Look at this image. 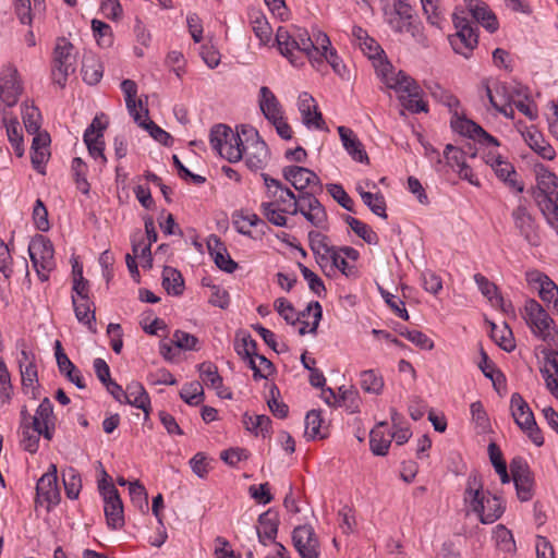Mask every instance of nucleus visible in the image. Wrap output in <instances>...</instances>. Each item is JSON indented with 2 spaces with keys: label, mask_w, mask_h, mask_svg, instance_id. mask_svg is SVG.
<instances>
[{
  "label": "nucleus",
  "mask_w": 558,
  "mask_h": 558,
  "mask_svg": "<svg viewBox=\"0 0 558 558\" xmlns=\"http://www.w3.org/2000/svg\"><path fill=\"white\" fill-rule=\"evenodd\" d=\"M299 111L301 112L303 123L307 128H316L322 130L324 128V120L322 113L318 111L315 99L308 93H302L298 99Z\"/></svg>",
  "instance_id": "obj_25"
},
{
  "label": "nucleus",
  "mask_w": 558,
  "mask_h": 558,
  "mask_svg": "<svg viewBox=\"0 0 558 558\" xmlns=\"http://www.w3.org/2000/svg\"><path fill=\"white\" fill-rule=\"evenodd\" d=\"M74 312L77 320L85 324L88 329L95 333L96 330V317L95 312L92 310V302L89 299H76L72 296Z\"/></svg>",
  "instance_id": "obj_39"
},
{
  "label": "nucleus",
  "mask_w": 558,
  "mask_h": 558,
  "mask_svg": "<svg viewBox=\"0 0 558 558\" xmlns=\"http://www.w3.org/2000/svg\"><path fill=\"white\" fill-rule=\"evenodd\" d=\"M292 541L301 558H318L319 542L311 525L296 526L293 530Z\"/></svg>",
  "instance_id": "obj_17"
},
{
  "label": "nucleus",
  "mask_w": 558,
  "mask_h": 558,
  "mask_svg": "<svg viewBox=\"0 0 558 558\" xmlns=\"http://www.w3.org/2000/svg\"><path fill=\"white\" fill-rule=\"evenodd\" d=\"M465 2L473 17L486 29L494 33L498 28L496 16L488 10V7L484 2L478 0H465Z\"/></svg>",
  "instance_id": "obj_34"
},
{
  "label": "nucleus",
  "mask_w": 558,
  "mask_h": 558,
  "mask_svg": "<svg viewBox=\"0 0 558 558\" xmlns=\"http://www.w3.org/2000/svg\"><path fill=\"white\" fill-rule=\"evenodd\" d=\"M22 118L25 129L29 134H35L40 130L41 116L35 106L24 104L22 106Z\"/></svg>",
  "instance_id": "obj_51"
},
{
  "label": "nucleus",
  "mask_w": 558,
  "mask_h": 558,
  "mask_svg": "<svg viewBox=\"0 0 558 558\" xmlns=\"http://www.w3.org/2000/svg\"><path fill=\"white\" fill-rule=\"evenodd\" d=\"M453 23L457 28V33L449 38L450 45L457 53L469 58L470 51H472L477 45V35L475 34L471 23L465 17L454 14Z\"/></svg>",
  "instance_id": "obj_15"
},
{
  "label": "nucleus",
  "mask_w": 558,
  "mask_h": 558,
  "mask_svg": "<svg viewBox=\"0 0 558 558\" xmlns=\"http://www.w3.org/2000/svg\"><path fill=\"white\" fill-rule=\"evenodd\" d=\"M123 403L141 409L148 416L150 411V398L144 386L138 381H132L126 386Z\"/></svg>",
  "instance_id": "obj_29"
},
{
  "label": "nucleus",
  "mask_w": 558,
  "mask_h": 558,
  "mask_svg": "<svg viewBox=\"0 0 558 558\" xmlns=\"http://www.w3.org/2000/svg\"><path fill=\"white\" fill-rule=\"evenodd\" d=\"M496 544L501 554H511L515 549V543L511 532L504 525H498L495 531Z\"/></svg>",
  "instance_id": "obj_59"
},
{
  "label": "nucleus",
  "mask_w": 558,
  "mask_h": 558,
  "mask_svg": "<svg viewBox=\"0 0 558 558\" xmlns=\"http://www.w3.org/2000/svg\"><path fill=\"white\" fill-rule=\"evenodd\" d=\"M269 202L260 204V211L266 219L277 226H287L286 215L301 214L317 228H325L327 213L325 207L312 193H301L296 196L289 187L274 190Z\"/></svg>",
  "instance_id": "obj_1"
},
{
  "label": "nucleus",
  "mask_w": 558,
  "mask_h": 558,
  "mask_svg": "<svg viewBox=\"0 0 558 558\" xmlns=\"http://www.w3.org/2000/svg\"><path fill=\"white\" fill-rule=\"evenodd\" d=\"M37 501L47 504V508L60 501L57 466L50 464L49 470L38 480L36 485Z\"/></svg>",
  "instance_id": "obj_19"
},
{
  "label": "nucleus",
  "mask_w": 558,
  "mask_h": 558,
  "mask_svg": "<svg viewBox=\"0 0 558 558\" xmlns=\"http://www.w3.org/2000/svg\"><path fill=\"white\" fill-rule=\"evenodd\" d=\"M204 389L199 381H192L183 386L180 397L190 405H197L203 401Z\"/></svg>",
  "instance_id": "obj_57"
},
{
  "label": "nucleus",
  "mask_w": 558,
  "mask_h": 558,
  "mask_svg": "<svg viewBox=\"0 0 558 558\" xmlns=\"http://www.w3.org/2000/svg\"><path fill=\"white\" fill-rule=\"evenodd\" d=\"M344 220L352 229V231L357 236L363 239L367 244L376 245L378 243V235L376 234L375 231H373V229L368 225L364 223L363 221L352 216H347Z\"/></svg>",
  "instance_id": "obj_46"
},
{
  "label": "nucleus",
  "mask_w": 558,
  "mask_h": 558,
  "mask_svg": "<svg viewBox=\"0 0 558 558\" xmlns=\"http://www.w3.org/2000/svg\"><path fill=\"white\" fill-rule=\"evenodd\" d=\"M510 471L520 500L527 501L533 497V476L522 458H514L510 462Z\"/></svg>",
  "instance_id": "obj_16"
},
{
  "label": "nucleus",
  "mask_w": 558,
  "mask_h": 558,
  "mask_svg": "<svg viewBox=\"0 0 558 558\" xmlns=\"http://www.w3.org/2000/svg\"><path fill=\"white\" fill-rule=\"evenodd\" d=\"M282 173L283 178L298 191H303L306 187H311L312 191L322 190L319 178L307 168L289 166L283 168Z\"/></svg>",
  "instance_id": "obj_22"
},
{
  "label": "nucleus",
  "mask_w": 558,
  "mask_h": 558,
  "mask_svg": "<svg viewBox=\"0 0 558 558\" xmlns=\"http://www.w3.org/2000/svg\"><path fill=\"white\" fill-rule=\"evenodd\" d=\"M258 105L260 111L268 121H276V118L283 114L280 101L267 86H262L259 88Z\"/></svg>",
  "instance_id": "obj_31"
},
{
  "label": "nucleus",
  "mask_w": 558,
  "mask_h": 558,
  "mask_svg": "<svg viewBox=\"0 0 558 558\" xmlns=\"http://www.w3.org/2000/svg\"><path fill=\"white\" fill-rule=\"evenodd\" d=\"M104 478L99 481L98 488L104 498V510L107 523L112 529H119L124 524L123 505L119 496L118 489L106 477L108 474L102 471Z\"/></svg>",
  "instance_id": "obj_12"
},
{
  "label": "nucleus",
  "mask_w": 558,
  "mask_h": 558,
  "mask_svg": "<svg viewBox=\"0 0 558 558\" xmlns=\"http://www.w3.org/2000/svg\"><path fill=\"white\" fill-rule=\"evenodd\" d=\"M486 163L490 165L496 175L510 187L514 189L519 193L523 192L524 186L515 179L517 172L510 162L504 160L499 155L489 153L486 156Z\"/></svg>",
  "instance_id": "obj_24"
},
{
  "label": "nucleus",
  "mask_w": 558,
  "mask_h": 558,
  "mask_svg": "<svg viewBox=\"0 0 558 558\" xmlns=\"http://www.w3.org/2000/svg\"><path fill=\"white\" fill-rule=\"evenodd\" d=\"M526 144L542 158L553 160L556 151L553 146L544 138L543 134L536 129H527L523 134Z\"/></svg>",
  "instance_id": "obj_32"
},
{
  "label": "nucleus",
  "mask_w": 558,
  "mask_h": 558,
  "mask_svg": "<svg viewBox=\"0 0 558 558\" xmlns=\"http://www.w3.org/2000/svg\"><path fill=\"white\" fill-rule=\"evenodd\" d=\"M361 388L367 393L379 395L384 389V379L381 375L374 369L363 371L360 375Z\"/></svg>",
  "instance_id": "obj_45"
},
{
  "label": "nucleus",
  "mask_w": 558,
  "mask_h": 558,
  "mask_svg": "<svg viewBox=\"0 0 558 558\" xmlns=\"http://www.w3.org/2000/svg\"><path fill=\"white\" fill-rule=\"evenodd\" d=\"M162 286L169 294H182L184 281L181 272L172 267H165L162 271Z\"/></svg>",
  "instance_id": "obj_42"
},
{
  "label": "nucleus",
  "mask_w": 558,
  "mask_h": 558,
  "mask_svg": "<svg viewBox=\"0 0 558 558\" xmlns=\"http://www.w3.org/2000/svg\"><path fill=\"white\" fill-rule=\"evenodd\" d=\"M386 426V422H380L369 433L371 450L376 456H386L391 445V434L384 430Z\"/></svg>",
  "instance_id": "obj_36"
},
{
  "label": "nucleus",
  "mask_w": 558,
  "mask_h": 558,
  "mask_svg": "<svg viewBox=\"0 0 558 558\" xmlns=\"http://www.w3.org/2000/svg\"><path fill=\"white\" fill-rule=\"evenodd\" d=\"M84 143L93 158H100L104 163L107 161L106 156L104 155V133H92V130H85Z\"/></svg>",
  "instance_id": "obj_43"
},
{
  "label": "nucleus",
  "mask_w": 558,
  "mask_h": 558,
  "mask_svg": "<svg viewBox=\"0 0 558 558\" xmlns=\"http://www.w3.org/2000/svg\"><path fill=\"white\" fill-rule=\"evenodd\" d=\"M389 24L393 31L410 33L418 41L423 38L421 23L415 19L414 9L407 0L393 1V14L389 19Z\"/></svg>",
  "instance_id": "obj_13"
},
{
  "label": "nucleus",
  "mask_w": 558,
  "mask_h": 558,
  "mask_svg": "<svg viewBox=\"0 0 558 558\" xmlns=\"http://www.w3.org/2000/svg\"><path fill=\"white\" fill-rule=\"evenodd\" d=\"M361 399L356 390L349 389L341 392L339 405L344 407L349 413H356L360 411Z\"/></svg>",
  "instance_id": "obj_64"
},
{
  "label": "nucleus",
  "mask_w": 558,
  "mask_h": 558,
  "mask_svg": "<svg viewBox=\"0 0 558 558\" xmlns=\"http://www.w3.org/2000/svg\"><path fill=\"white\" fill-rule=\"evenodd\" d=\"M82 73L84 82L95 85L102 77V68L95 59L88 58L83 62Z\"/></svg>",
  "instance_id": "obj_58"
},
{
  "label": "nucleus",
  "mask_w": 558,
  "mask_h": 558,
  "mask_svg": "<svg viewBox=\"0 0 558 558\" xmlns=\"http://www.w3.org/2000/svg\"><path fill=\"white\" fill-rule=\"evenodd\" d=\"M510 408L511 414L518 426L527 433L529 437L536 446H542L544 438L536 426L533 412L520 393H512Z\"/></svg>",
  "instance_id": "obj_14"
},
{
  "label": "nucleus",
  "mask_w": 558,
  "mask_h": 558,
  "mask_svg": "<svg viewBox=\"0 0 558 558\" xmlns=\"http://www.w3.org/2000/svg\"><path fill=\"white\" fill-rule=\"evenodd\" d=\"M314 47L311 53H306V58L310 60L313 66L319 70V66L323 65V56L324 53H328L330 49H332L331 43L327 34L323 32H317L312 38Z\"/></svg>",
  "instance_id": "obj_40"
},
{
  "label": "nucleus",
  "mask_w": 558,
  "mask_h": 558,
  "mask_svg": "<svg viewBox=\"0 0 558 558\" xmlns=\"http://www.w3.org/2000/svg\"><path fill=\"white\" fill-rule=\"evenodd\" d=\"M2 126L7 130L8 140L11 143L15 155L17 157H22L24 155V147L19 122L16 120H10Z\"/></svg>",
  "instance_id": "obj_55"
},
{
  "label": "nucleus",
  "mask_w": 558,
  "mask_h": 558,
  "mask_svg": "<svg viewBox=\"0 0 558 558\" xmlns=\"http://www.w3.org/2000/svg\"><path fill=\"white\" fill-rule=\"evenodd\" d=\"M421 3L428 23L441 27L442 15L438 7V0H421Z\"/></svg>",
  "instance_id": "obj_63"
},
{
  "label": "nucleus",
  "mask_w": 558,
  "mask_h": 558,
  "mask_svg": "<svg viewBox=\"0 0 558 558\" xmlns=\"http://www.w3.org/2000/svg\"><path fill=\"white\" fill-rule=\"evenodd\" d=\"M198 371L201 379L207 387L219 388L221 386L222 377L214 363L204 362L198 365Z\"/></svg>",
  "instance_id": "obj_52"
},
{
  "label": "nucleus",
  "mask_w": 558,
  "mask_h": 558,
  "mask_svg": "<svg viewBox=\"0 0 558 558\" xmlns=\"http://www.w3.org/2000/svg\"><path fill=\"white\" fill-rule=\"evenodd\" d=\"M134 34L137 43V46L134 47V53L136 57L142 58L144 57V48H148L150 45L151 34L140 19L135 21Z\"/></svg>",
  "instance_id": "obj_54"
},
{
  "label": "nucleus",
  "mask_w": 558,
  "mask_h": 558,
  "mask_svg": "<svg viewBox=\"0 0 558 558\" xmlns=\"http://www.w3.org/2000/svg\"><path fill=\"white\" fill-rule=\"evenodd\" d=\"M327 191L332 196V198L344 209L349 211H354V202L349 196V194L344 191L342 185L331 183L327 184Z\"/></svg>",
  "instance_id": "obj_60"
},
{
  "label": "nucleus",
  "mask_w": 558,
  "mask_h": 558,
  "mask_svg": "<svg viewBox=\"0 0 558 558\" xmlns=\"http://www.w3.org/2000/svg\"><path fill=\"white\" fill-rule=\"evenodd\" d=\"M274 306L278 314L291 325H294L300 320V314L296 313L293 305L284 298H279L275 301Z\"/></svg>",
  "instance_id": "obj_61"
},
{
  "label": "nucleus",
  "mask_w": 558,
  "mask_h": 558,
  "mask_svg": "<svg viewBox=\"0 0 558 558\" xmlns=\"http://www.w3.org/2000/svg\"><path fill=\"white\" fill-rule=\"evenodd\" d=\"M474 281L477 284L482 294L488 300V302L494 307H498L504 312H507L508 307H511V303H506V301L504 300L502 295L499 292L498 287L488 278H486L482 274H475Z\"/></svg>",
  "instance_id": "obj_27"
},
{
  "label": "nucleus",
  "mask_w": 558,
  "mask_h": 558,
  "mask_svg": "<svg viewBox=\"0 0 558 558\" xmlns=\"http://www.w3.org/2000/svg\"><path fill=\"white\" fill-rule=\"evenodd\" d=\"M523 316L536 337L548 347L558 348V332L554 320L536 300L530 299L525 302Z\"/></svg>",
  "instance_id": "obj_6"
},
{
  "label": "nucleus",
  "mask_w": 558,
  "mask_h": 558,
  "mask_svg": "<svg viewBox=\"0 0 558 558\" xmlns=\"http://www.w3.org/2000/svg\"><path fill=\"white\" fill-rule=\"evenodd\" d=\"M0 97L8 107H13L22 94L17 70L11 65L3 68L0 77Z\"/></svg>",
  "instance_id": "obj_20"
},
{
  "label": "nucleus",
  "mask_w": 558,
  "mask_h": 558,
  "mask_svg": "<svg viewBox=\"0 0 558 558\" xmlns=\"http://www.w3.org/2000/svg\"><path fill=\"white\" fill-rule=\"evenodd\" d=\"M463 506L468 515L474 514L483 524L496 522L505 512L502 499L484 489L483 481L476 472L470 473L466 478Z\"/></svg>",
  "instance_id": "obj_2"
},
{
  "label": "nucleus",
  "mask_w": 558,
  "mask_h": 558,
  "mask_svg": "<svg viewBox=\"0 0 558 558\" xmlns=\"http://www.w3.org/2000/svg\"><path fill=\"white\" fill-rule=\"evenodd\" d=\"M19 366L22 377V385L24 388H33L34 384L38 380L37 367L34 363L33 355L26 350H22L19 357Z\"/></svg>",
  "instance_id": "obj_38"
},
{
  "label": "nucleus",
  "mask_w": 558,
  "mask_h": 558,
  "mask_svg": "<svg viewBox=\"0 0 558 558\" xmlns=\"http://www.w3.org/2000/svg\"><path fill=\"white\" fill-rule=\"evenodd\" d=\"M254 379L267 378L274 372L272 363L264 355L256 354L247 362Z\"/></svg>",
  "instance_id": "obj_53"
},
{
  "label": "nucleus",
  "mask_w": 558,
  "mask_h": 558,
  "mask_svg": "<svg viewBox=\"0 0 558 558\" xmlns=\"http://www.w3.org/2000/svg\"><path fill=\"white\" fill-rule=\"evenodd\" d=\"M323 418L319 411L312 410L305 416V437L308 439L325 438L326 433L322 430Z\"/></svg>",
  "instance_id": "obj_48"
},
{
  "label": "nucleus",
  "mask_w": 558,
  "mask_h": 558,
  "mask_svg": "<svg viewBox=\"0 0 558 558\" xmlns=\"http://www.w3.org/2000/svg\"><path fill=\"white\" fill-rule=\"evenodd\" d=\"M537 185L536 203L539 211L558 235V178L546 170L539 174Z\"/></svg>",
  "instance_id": "obj_5"
},
{
  "label": "nucleus",
  "mask_w": 558,
  "mask_h": 558,
  "mask_svg": "<svg viewBox=\"0 0 558 558\" xmlns=\"http://www.w3.org/2000/svg\"><path fill=\"white\" fill-rule=\"evenodd\" d=\"M240 131L234 132L225 124H218L211 129V147L229 162H238L243 158L244 140Z\"/></svg>",
  "instance_id": "obj_7"
},
{
  "label": "nucleus",
  "mask_w": 558,
  "mask_h": 558,
  "mask_svg": "<svg viewBox=\"0 0 558 558\" xmlns=\"http://www.w3.org/2000/svg\"><path fill=\"white\" fill-rule=\"evenodd\" d=\"M241 132L244 136L243 157H245L246 166L253 171L264 169L269 158L266 143L252 126L242 125Z\"/></svg>",
  "instance_id": "obj_8"
},
{
  "label": "nucleus",
  "mask_w": 558,
  "mask_h": 558,
  "mask_svg": "<svg viewBox=\"0 0 558 558\" xmlns=\"http://www.w3.org/2000/svg\"><path fill=\"white\" fill-rule=\"evenodd\" d=\"M362 201L373 214L387 219L386 201L380 193H362Z\"/></svg>",
  "instance_id": "obj_56"
},
{
  "label": "nucleus",
  "mask_w": 558,
  "mask_h": 558,
  "mask_svg": "<svg viewBox=\"0 0 558 558\" xmlns=\"http://www.w3.org/2000/svg\"><path fill=\"white\" fill-rule=\"evenodd\" d=\"M338 133L341 138L342 145L348 154L359 162H368V156L353 131L345 126H339Z\"/></svg>",
  "instance_id": "obj_28"
},
{
  "label": "nucleus",
  "mask_w": 558,
  "mask_h": 558,
  "mask_svg": "<svg viewBox=\"0 0 558 558\" xmlns=\"http://www.w3.org/2000/svg\"><path fill=\"white\" fill-rule=\"evenodd\" d=\"M336 269L340 270L348 278H356L359 274L355 265L347 262L337 247L332 251L331 266H329L330 275L333 274Z\"/></svg>",
  "instance_id": "obj_50"
},
{
  "label": "nucleus",
  "mask_w": 558,
  "mask_h": 558,
  "mask_svg": "<svg viewBox=\"0 0 558 558\" xmlns=\"http://www.w3.org/2000/svg\"><path fill=\"white\" fill-rule=\"evenodd\" d=\"M376 72L388 88L399 93V100L407 110L413 113L427 111V104L421 98L422 89L412 77L403 71L395 72L389 62H381Z\"/></svg>",
  "instance_id": "obj_3"
},
{
  "label": "nucleus",
  "mask_w": 558,
  "mask_h": 558,
  "mask_svg": "<svg viewBox=\"0 0 558 558\" xmlns=\"http://www.w3.org/2000/svg\"><path fill=\"white\" fill-rule=\"evenodd\" d=\"M276 43L280 53L287 58L294 66L303 64L302 57L313 51V40L307 31L293 27L288 29L286 27H278L276 33Z\"/></svg>",
  "instance_id": "obj_4"
},
{
  "label": "nucleus",
  "mask_w": 558,
  "mask_h": 558,
  "mask_svg": "<svg viewBox=\"0 0 558 558\" xmlns=\"http://www.w3.org/2000/svg\"><path fill=\"white\" fill-rule=\"evenodd\" d=\"M493 340L505 351L511 352L514 349V342L512 339V332L507 327L498 329L495 324L492 328Z\"/></svg>",
  "instance_id": "obj_62"
},
{
  "label": "nucleus",
  "mask_w": 558,
  "mask_h": 558,
  "mask_svg": "<svg viewBox=\"0 0 558 558\" xmlns=\"http://www.w3.org/2000/svg\"><path fill=\"white\" fill-rule=\"evenodd\" d=\"M513 226L518 233L532 246L541 244L538 225L529 210L526 198L520 197L518 205L511 211Z\"/></svg>",
  "instance_id": "obj_11"
},
{
  "label": "nucleus",
  "mask_w": 558,
  "mask_h": 558,
  "mask_svg": "<svg viewBox=\"0 0 558 558\" xmlns=\"http://www.w3.org/2000/svg\"><path fill=\"white\" fill-rule=\"evenodd\" d=\"M121 89L125 97V105L129 113L133 117L134 121H140L141 113L143 112L142 100H136L137 85L132 80H124L121 83Z\"/></svg>",
  "instance_id": "obj_37"
},
{
  "label": "nucleus",
  "mask_w": 558,
  "mask_h": 558,
  "mask_svg": "<svg viewBox=\"0 0 558 558\" xmlns=\"http://www.w3.org/2000/svg\"><path fill=\"white\" fill-rule=\"evenodd\" d=\"M21 446L24 450L35 453L38 450L39 438L43 433L37 427L27 422V409L24 407L21 411Z\"/></svg>",
  "instance_id": "obj_30"
},
{
  "label": "nucleus",
  "mask_w": 558,
  "mask_h": 558,
  "mask_svg": "<svg viewBox=\"0 0 558 558\" xmlns=\"http://www.w3.org/2000/svg\"><path fill=\"white\" fill-rule=\"evenodd\" d=\"M525 279L529 284L537 287L538 295L544 302L550 303L554 296L558 294V286L539 270L526 271Z\"/></svg>",
  "instance_id": "obj_26"
},
{
  "label": "nucleus",
  "mask_w": 558,
  "mask_h": 558,
  "mask_svg": "<svg viewBox=\"0 0 558 558\" xmlns=\"http://www.w3.org/2000/svg\"><path fill=\"white\" fill-rule=\"evenodd\" d=\"M259 525L257 527L258 542L262 546H268L276 541L278 532V520L275 514L265 512L259 517Z\"/></svg>",
  "instance_id": "obj_35"
},
{
  "label": "nucleus",
  "mask_w": 558,
  "mask_h": 558,
  "mask_svg": "<svg viewBox=\"0 0 558 558\" xmlns=\"http://www.w3.org/2000/svg\"><path fill=\"white\" fill-rule=\"evenodd\" d=\"M28 252L39 279L41 281H47L49 279L50 271L56 266L52 243L45 236L38 235L31 241Z\"/></svg>",
  "instance_id": "obj_10"
},
{
  "label": "nucleus",
  "mask_w": 558,
  "mask_h": 558,
  "mask_svg": "<svg viewBox=\"0 0 558 558\" xmlns=\"http://www.w3.org/2000/svg\"><path fill=\"white\" fill-rule=\"evenodd\" d=\"M73 45L65 38L57 41L51 68L53 83L64 87L70 74L75 71V57L73 54Z\"/></svg>",
  "instance_id": "obj_9"
},
{
  "label": "nucleus",
  "mask_w": 558,
  "mask_h": 558,
  "mask_svg": "<svg viewBox=\"0 0 558 558\" xmlns=\"http://www.w3.org/2000/svg\"><path fill=\"white\" fill-rule=\"evenodd\" d=\"M62 478L68 498L77 499L82 488L80 473L73 468H68L62 471Z\"/></svg>",
  "instance_id": "obj_47"
},
{
  "label": "nucleus",
  "mask_w": 558,
  "mask_h": 558,
  "mask_svg": "<svg viewBox=\"0 0 558 558\" xmlns=\"http://www.w3.org/2000/svg\"><path fill=\"white\" fill-rule=\"evenodd\" d=\"M243 424L247 430L254 433L255 435L260 434L262 436L265 437V435L270 429L271 421H270L269 416H267V415L251 416V415L244 414Z\"/></svg>",
  "instance_id": "obj_49"
},
{
  "label": "nucleus",
  "mask_w": 558,
  "mask_h": 558,
  "mask_svg": "<svg viewBox=\"0 0 558 558\" xmlns=\"http://www.w3.org/2000/svg\"><path fill=\"white\" fill-rule=\"evenodd\" d=\"M141 128L148 131L149 135L162 145H168L171 138L170 134L159 128L154 121L148 119V110L144 109L140 121H135Z\"/></svg>",
  "instance_id": "obj_44"
},
{
  "label": "nucleus",
  "mask_w": 558,
  "mask_h": 558,
  "mask_svg": "<svg viewBox=\"0 0 558 558\" xmlns=\"http://www.w3.org/2000/svg\"><path fill=\"white\" fill-rule=\"evenodd\" d=\"M322 306L318 302H311L307 307L300 313L301 327L299 328V333L301 336L306 335L307 332L315 333L319 322L322 319Z\"/></svg>",
  "instance_id": "obj_33"
},
{
  "label": "nucleus",
  "mask_w": 558,
  "mask_h": 558,
  "mask_svg": "<svg viewBox=\"0 0 558 558\" xmlns=\"http://www.w3.org/2000/svg\"><path fill=\"white\" fill-rule=\"evenodd\" d=\"M451 128L453 131L469 136L470 138H474L480 141L481 143H485L487 145L499 146V142L496 137L488 134L482 126L476 124L475 122L458 116V111L454 110L453 116L451 118Z\"/></svg>",
  "instance_id": "obj_21"
},
{
  "label": "nucleus",
  "mask_w": 558,
  "mask_h": 558,
  "mask_svg": "<svg viewBox=\"0 0 558 558\" xmlns=\"http://www.w3.org/2000/svg\"><path fill=\"white\" fill-rule=\"evenodd\" d=\"M541 353L544 359V366L541 372L544 375L546 387L558 399V348H544Z\"/></svg>",
  "instance_id": "obj_23"
},
{
  "label": "nucleus",
  "mask_w": 558,
  "mask_h": 558,
  "mask_svg": "<svg viewBox=\"0 0 558 558\" xmlns=\"http://www.w3.org/2000/svg\"><path fill=\"white\" fill-rule=\"evenodd\" d=\"M27 422L37 427V430L43 433L44 438L51 440L56 426V416L49 398L41 400L34 415L27 412Z\"/></svg>",
  "instance_id": "obj_18"
},
{
  "label": "nucleus",
  "mask_w": 558,
  "mask_h": 558,
  "mask_svg": "<svg viewBox=\"0 0 558 558\" xmlns=\"http://www.w3.org/2000/svg\"><path fill=\"white\" fill-rule=\"evenodd\" d=\"M250 22L255 36L260 43L264 45L269 43L272 29L265 15L258 10H252L250 12Z\"/></svg>",
  "instance_id": "obj_41"
}]
</instances>
